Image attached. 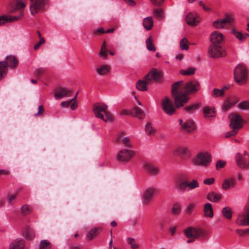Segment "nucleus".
Instances as JSON below:
<instances>
[{"label": "nucleus", "mask_w": 249, "mask_h": 249, "mask_svg": "<svg viewBox=\"0 0 249 249\" xmlns=\"http://www.w3.org/2000/svg\"><path fill=\"white\" fill-rule=\"evenodd\" d=\"M145 131L146 133L148 135L153 134L155 132V130L152 126V124L151 123H148L145 125Z\"/></svg>", "instance_id": "obj_50"}, {"label": "nucleus", "mask_w": 249, "mask_h": 249, "mask_svg": "<svg viewBox=\"0 0 249 249\" xmlns=\"http://www.w3.org/2000/svg\"><path fill=\"white\" fill-rule=\"evenodd\" d=\"M16 195H9L7 197L8 202L9 203H12L15 199Z\"/></svg>", "instance_id": "obj_62"}, {"label": "nucleus", "mask_w": 249, "mask_h": 249, "mask_svg": "<svg viewBox=\"0 0 249 249\" xmlns=\"http://www.w3.org/2000/svg\"><path fill=\"white\" fill-rule=\"evenodd\" d=\"M221 213L224 217L228 219H231L232 215V211L230 207H225L222 210Z\"/></svg>", "instance_id": "obj_36"}, {"label": "nucleus", "mask_w": 249, "mask_h": 249, "mask_svg": "<svg viewBox=\"0 0 249 249\" xmlns=\"http://www.w3.org/2000/svg\"><path fill=\"white\" fill-rule=\"evenodd\" d=\"M238 107L241 110H249V101L245 100L241 102L238 105Z\"/></svg>", "instance_id": "obj_39"}, {"label": "nucleus", "mask_w": 249, "mask_h": 249, "mask_svg": "<svg viewBox=\"0 0 249 249\" xmlns=\"http://www.w3.org/2000/svg\"><path fill=\"white\" fill-rule=\"evenodd\" d=\"M26 238L28 240H31L35 237V233L31 229H27L24 232Z\"/></svg>", "instance_id": "obj_46"}, {"label": "nucleus", "mask_w": 249, "mask_h": 249, "mask_svg": "<svg viewBox=\"0 0 249 249\" xmlns=\"http://www.w3.org/2000/svg\"><path fill=\"white\" fill-rule=\"evenodd\" d=\"M164 0H151V2L157 6L160 5Z\"/></svg>", "instance_id": "obj_61"}, {"label": "nucleus", "mask_w": 249, "mask_h": 249, "mask_svg": "<svg viewBox=\"0 0 249 249\" xmlns=\"http://www.w3.org/2000/svg\"><path fill=\"white\" fill-rule=\"evenodd\" d=\"M101 230V228H94L90 230L87 233V236L89 240H91L98 234V231Z\"/></svg>", "instance_id": "obj_38"}, {"label": "nucleus", "mask_w": 249, "mask_h": 249, "mask_svg": "<svg viewBox=\"0 0 249 249\" xmlns=\"http://www.w3.org/2000/svg\"><path fill=\"white\" fill-rule=\"evenodd\" d=\"M135 155V152L127 148H124L119 150L116 155L118 160L121 162L129 161Z\"/></svg>", "instance_id": "obj_7"}, {"label": "nucleus", "mask_w": 249, "mask_h": 249, "mask_svg": "<svg viewBox=\"0 0 249 249\" xmlns=\"http://www.w3.org/2000/svg\"><path fill=\"white\" fill-rule=\"evenodd\" d=\"M186 20L187 24L192 26L196 25L199 21L197 15L194 12L190 13L186 16Z\"/></svg>", "instance_id": "obj_25"}, {"label": "nucleus", "mask_w": 249, "mask_h": 249, "mask_svg": "<svg viewBox=\"0 0 249 249\" xmlns=\"http://www.w3.org/2000/svg\"><path fill=\"white\" fill-rule=\"evenodd\" d=\"M231 129H232V130H231L226 133V134L225 135V137L226 138H229L231 136H235L237 133L238 130H237L235 129H234V128H231Z\"/></svg>", "instance_id": "obj_55"}, {"label": "nucleus", "mask_w": 249, "mask_h": 249, "mask_svg": "<svg viewBox=\"0 0 249 249\" xmlns=\"http://www.w3.org/2000/svg\"><path fill=\"white\" fill-rule=\"evenodd\" d=\"M6 60L4 61L6 64H7L8 67H9L11 68H14L18 63L15 56L13 55H9L6 57Z\"/></svg>", "instance_id": "obj_33"}, {"label": "nucleus", "mask_w": 249, "mask_h": 249, "mask_svg": "<svg viewBox=\"0 0 249 249\" xmlns=\"http://www.w3.org/2000/svg\"><path fill=\"white\" fill-rule=\"evenodd\" d=\"M48 5L47 0H31L30 12L35 15L39 11L45 10Z\"/></svg>", "instance_id": "obj_6"}, {"label": "nucleus", "mask_w": 249, "mask_h": 249, "mask_svg": "<svg viewBox=\"0 0 249 249\" xmlns=\"http://www.w3.org/2000/svg\"><path fill=\"white\" fill-rule=\"evenodd\" d=\"M161 107L164 112L168 115H172L175 112L176 108L172 101L167 97L163 99Z\"/></svg>", "instance_id": "obj_10"}, {"label": "nucleus", "mask_w": 249, "mask_h": 249, "mask_svg": "<svg viewBox=\"0 0 249 249\" xmlns=\"http://www.w3.org/2000/svg\"><path fill=\"white\" fill-rule=\"evenodd\" d=\"M208 53L210 57L213 58L223 57L226 54L222 45L214 44H212L209 47Z\"/></svg>", "instance_id": "obj_8"}, {"label": "nucleus", "mask_w": 249, "mask_h": 249, "mask_svg": "<svg viewBox=\"0 0 249 249\" xmlns=\"http://www.w3.org/2000/svg\"><path fill=\"white\" fill-rule=\"evenodd\" d=\"M153 25V20L151 17L145 18L143 21V26L147 30H149Z\"/></svg>", "instance_id": "obj_35"}, {"label": "nucleus", "mask_w": 249, "mask_h": 249, "mask_svg": "<svg viewBox=\"0 0 249 249\" xmlns=\"http://www.w3.org/2000/svg\"><path fill=\"white\" fill-rule=\"evenodd\" d=\"M183 109L186 113L192 115L196 112L198 110V105L195 104L192 105H190L184 107Z\"/></svg>", "instance_id": "obj_29"}, {"label": "nucleus", "mask_w": 249, "mask_h": 249, "mask_svg": "<svg viewBox=\"0 0 249 249\" xmlns=\"http://www.w3.org/2000/svg\"><path fill=\"white\" fill-rule=\"evenodd\" d=\"M100 55L101 57L106 58L107 57V54L106 53V50L101 48L100 52Z\"/></svg>", "instance_id": "obj_64"}, {"label": "nucleus", "mask_w": 249, "mask_h": 249, "mask_svg": "<svg viewBox=\"0 0 249 249\" xmlns=\"http://www.w3.org/2000/svg\"><path fill=\"white\" fill-rule=\"evenodd\" d=\"M224 94V89H214L212 91V96L213 97H218Z\"/></svg>", "instance_id": "obj_42"}, {"label": "nucleus", "mask_w": 249, "mask_h": 249, "mask_svg": "<svg viewBox=\"0 0 249 249\" xmlns=\"http://www.w3.org/2000/svg\"><path fill=\"white\" fill-rule=\"evenodd\" d=\"M127 243L130 245L133 249H136L138 248L139 245L136 243L135 239L132 237L128 238L127 239Z\"/></svg>", "instance_id": "obj_44"}, {"label": "nucleus", "mask_w": 249, "mask_h": 249, "mask_svg": "<svg viewBox=\"0 0 249 249\" xmlns=\"http://www.w3.org/2000/svg\"><path fill=\"white\" fill-rule=\"evenodd\" d=\"M204 117L207 120H211L215 116V109L213 107H205L203 108Z\"/></svg>", "instance_id": "obj_21"}, {"label": "nucleus", "mask_w": 249, "mask_h": 249, "mask_svg": "<svg viewBox=\"0 0 249 249\" xmlns=\"http://www.w3.org/2000/svg\"><path fill=\"white\" fill-rule=\"evenodd\" d=\"M126 4L130 6H134L135 5L136 3L133 0H124Z\"/></svg>", "instance_id": "obj_63"}, {"label": "nucleus", "mask_w": 249, "mask_h": 249, "mask_svg": "<svg viewBox=\"0 0 249 249\" xmlns=\"http://www.w3.org/2000/svg\"><path fill=\"white\" fill-rule=\"evenodd\" d=\"M196 69L193 67H189L186 70H181L179 72L181 74L184 75H190L194 74L196 71Z\"/></svg>", "instance_id": "obj_40"}, {"label": "nucleus", "mask_w": 249, "mask_h": 249, "mask_svg": "<svg viewBox=\"0 0 249 249\" xmlns=\"http://www.w3.org/2000/svg\"><path fill=\"white\" fill-rule=\"evenodd\" d=\"M204 212L205 216L210 218L213 217V210L212 205L210 203H208L204 205Z\"/></svg>", "instance_id": "obj_31"}, {"label": "nucleus", "mask_w": 249, "mask_h": 249, "mask_svg": "<svg viewBox=\"0 0 249 249\" xmlns=\"http://www.w3.org/2000/svg\"><path fill=\"white\" fill-rule=\"evenodd\" d=\"M195 208V204L193 203L189 204L186 207L185 212L187 213H191Z\"/></svg>", "instance_id": "obj_56"}, {"label": "nucleus", "mask_w": 249, "mask_h": 249, "mask_svg": "<svg viewBox=\"0 0 249 249\" xmlns=\"http://www.w3.org/2000/svg\"><path fill=\"white\" fill-rule=\"evenodd\" d=\"M39 249H51L50 242L46 240H41L39 246Z\"/></svg>", "instance_id": "obj_43"}, {"label": "nucleus", "mask_w": 249, "mask_h": 249, "mask_svg": "<svg viewBox=\"0 0 249 249\" xmlns=\"http://www.w3.org/2000/svg\"><path fill=\"white\" fill-rule=\"evenodd\" d=\"M234 36L240 41H244L246 39V37L243 36L241 32L233 30Z\"/></svg>", "instance_id": "obj_51"}, {"label": "nucleus", "mask_w": 249, "mask_h": 249, "mask_svg": "<svg viewBox=\"0 0 249 249\" xmlns=\"http://www.w3.org/2000/svg\"><path fill=\"white\" fill-rule=\"evenodd\" d=\"M180 208L178 205H174L172 208V212L174 214H178L180 212Z\"/></svg>", "instance_id": "obj_57"}, {"label": "nucleus", "mask_w": 249, "mask_h": 249, "mask_svg": "<svg viewBox=\"0 0 249 249\" xmlns=\"http://www.w3.org/2000/svg\"><path fill=\"white\" fill-rule=\"evenodd\" d=\"M235 185V180L233 178H229L224 180L222 184V188L224 190H228Z\"/></svg>", "instance_id": "obj_28"}, {"label": "nucleus", "mask_w": 249, "mask_h": 249, "mask_svg": "<svg viewBox=\"0 0 249 249\" xmlns=\"http://www.w3.org/2000/svg\"><path fill=\"white\" fill-rule=\"evenodd\" d=\"M149 84L145 79L144 80H139L136 83V88L138 89L141 91H145L147 90V85Z\"/></svg>", "instance_id": "obj_37"}, {"label": "nucleus", "mask_w": 249, "mask_h": 249, "mask_svg": "<svg viewBox=\"0 0 249 249\" xmlns=\"http://www.w3.org/2000/svg\"><path fill=\"white\" fill-rule=\"evenodd\" d=\"M182 81L175 83L172 86V94L177 107H182L186 103L189 97L188 94L199 90V83L197 81H190L182 85Z\"/></svg>", "instance_id": "obj_1"}, {"label": "nucleus", "mask_w": 249, "mask_h": 249, "mask_svg": "<svg viewBox=\"0 0 249 249\" xmlns=\"http://www.w3.org/2000/svg\"><path fill=\"white\" fill-rule=\"evenodd\" d=\"M237 102V100L235 98H229L224 101L221 106L223 110L227 111L231 107L234 106Z\"/></svg>", "instance_id": "obj_22"}, {"label": "nucleus", "mask_w": 249, "mask_h": 249, "mask_svg": "<svg viewBox=\"0 0 249 249\" xmlns=\"http://www.w3.org/2000/svg\"><path fill=\"white\" fill-rule=\"evenodd\" d=\"M203 232L201 229L190 228L184 230V233L188 238H197Z\"/></svg>", "instance_id": "obj_16"}, {"label": "nucleus", "mask_w": 249, "mask_h": 249, "mask_svg": "<svg viewBox=\"0 0 249 249\" xmlns=\"http://www.w3.org/2000/svg\"><path fill=\"white\" fill-rule=\"evenodd\" d=\"M26 0H16L13 7L9 9V12L14 13L18 10H22L26 6Z\"/></svg>", "instance_id": "obj_23"}, {"label": "nucleus", "mask_w": 249, "mask_h": 249, "mask_svg": "<svg viewBox=\"0 0 249 249\" xmlns=\"http://www.w3.org/2000/svg\"><path fill=\"white\" fill-rule=\"evenodd\" d=\"M24 241L17 239L11 243L9 249H24Z\"/></svg>", "instance_id": "obj_26"}, {"label": "nucleus", "mask_w": 249, "mask_h": 249, "mask_svg": "<svg viewBox=\"0 0 249 249\" xmlns=\"http://www.w3.org/2000/svg\"><path fill=\"white\" fill-rule=\"evenodd\" d=\"M236 161L238 166L240 168H249V154L246 151H244L243 154H237L236 156Z\"/></svg>", "instance_id": "obj_9"}, {"label": "nucleus", "mask_w": 249, "mask_h": 249, "mask_svg": "<svg viewBox=\"0 0 249 249\" xmlns=\"http://www.w3.org/2000/svg\"><path fill=\"white\" fill-rule=\"evenodd\" d=\"M160 79V75L156 69H152L144 77L147 83H150L152 81H157Z\"/></svg>", "instance_id": "obj_20"}, {"label": "nucleus", "mask_w": 249, "mask_h": 249, "mask_svg": "<svg viewBox=\"0 0 249 249\" xmlns=\"http://www.w3.org/2000/svg\"><path fill=\"white\" fill-rule=\"evenodd\" d=\"M233 18L231 16L227 15L223 19L213 22V25L216 28L221 29L232 25Z\"/></svg>", "instance_id": "obj_11"}, {"label": "nucleus", "mask_w": 249, "mask_h": 249, "mask_svg": "<svg viewBox=\"0 0 249 249\" xmlns=\"http://www.w3.org/2000/svg\"><path fill=\"white\" fill-rule=\"evenodd\" d=\"M207 198L211 201L216 202L220 200L221 196L213 192H211L207 194Z\"/></svg>", "instance_id": "obj_32"}, {"label": "nucleus", "mask_w": 249, "mask_h": 249, "mask_svg": "<svg viewBox=\"0 0 249 249\" xmlns=\"http://www.w3.org/2000/svg\"><path fill=\"white\" fill-rule=\"evenodd\" d=\"M143 113V111L138 107H134L131 110H124L122 111V114L128 115L130 114L133 116L141 118Z\"/></svg>", "instance_id": "obj_24"}, {"label": "nucleus", "mask_w": 249, "mask_h": 249, "mask_svg": "<svg viewBox=\"0 0 249 249\" xmlns=\"http://www.w3.org/2000/svg\"><path fill=\"white\" fill-rule=\"evenodd\" d=\"M44 42L45 39L43 38H40L39 41L35 45L34 49L37 50L41 44L44 43Z\"/></svg>", "instance_id": "obj_59"}, {"label": "nucleus", "mask_w": 249, "mask_h": 249, "mask_svg": "<svg viewBox=\"0 0 249 249\" xmlns=\"http://www.w3.org/2000/svg\"><path fill=\"white\" fill-rule=\"evenodd\" d=\"M21 212L23 215H26L29 214L31 212V208L29 206L27 205H24L20 208Z\"/></svg>", "instance_id": "obj_45"}, {"label": "nucleus", "mask_w": 249, "mask_h": 249, "mask_svg": "<svg viewBox=\"0 0 249 249\" xmlns=\"http://www.w3.org/2000/svg\"><path fill=\"white\" fill-rule=\"evenodd\" d=\"M193 162L196 165L207 167L211 162V156L208 152H200L194 158Z\"/></svg>", "instance_id": "obj_4"}, {"label": "nucleus", "mask_w": 249, "mask_h": 249, "mask_svg": "<svg viewBox=\"0 0 249 249\" xmlns=\"http://www.w3.org/2000/svg\"><path fill=\"white\" fill-rule=\"evenodd\" d=\"M175 155L180 156L183 159H187L191 157V152L188 148L184 146H179L175 148L173 151Z\"/></svg>", "instance_id": "obj_15"}, {"label": "nucleus", "mask_w": 249, "mask_h": 249, "mask_svg": "<svg viewBox=\"0 0 249 249\" xmlns=\"http://www.w3.org/2000/svg\"><path fill=\"white\" fill-rule=\"evenodd\" d=\"M24 16V14L23 13H21L18 16H9L7 17V19H6V21L13 22L14 21L18 20L20 19L22 17Z\"/></svg>", "instance_id": "obj_47"}, {"label": "nucleus", "mask_w": 249, "mask_h": 249, "mask_svg": "<svg viewBox=\"0 0 249 249\" xmlns=\"http://www.w3.org/2000/svg\"><path fill=\"white\" fill-rule=\"evenodd\" d=\"M188 41L185 38H182L180 41V47L182 50L188 49Z\"/></svg>", "instance_id": "obj_48"}, {"label": "nucleus", "mask_w": 249, "mask_h": 249, "mask_svg": "<svg viewBox=\"0 0 249 249\" xmlns=\"http://www.w3.org/2000/svg\"><path fill=\"white\" fill-rule=\"evenodd\" d=\"M226 162L222 160H218L216 163V168L219 170L225 167Z\"/></svg>", "instance_id": "obj_54"}, {"label": "nucleus", "mask_w": 249, "mask_h": 249, "mask_svg": "<svg viewBox=\"0 0 249 249\" xmlns=\"http://www.w3.org/2000/svg\"><path fill=\"white\" fill-rule=\"evenodd\" d=\"M71 94V91L69 89L60 87L55 89L54 97L56 100H61L64 97L70 96Z\"/></svg>", "instance_id": "obj_12"}, {"label": "nucleus", "mask_w": 249, "mask_h": 249, "mask_svg": "<svg viewBox=\"0 0 249 249\" xmlns=\"http://www.w3.org/2000/svg\"><path fill=\"white\" fill-rule=\"evenodd\" d=\"M157 190L154 188H149L145 190L142 193V197L144 203H150L156 193Z\"/></svg>", "instance_id": "obj_13"}, {"label": "nucleus", "mask_w": 249, "mask_h": 249, "mask_svg": "<svg viewBox=\"0 0 249 249\" xmlns=\"http://www.w3.org/2000/svg\"><path fill=\"white\" fill-rule=\"evenodd\" d=\"M214 181V178H207V179H205L203 181V182L204 184H207V185H212Z\"/></svg>", "instance_id": "obj_58"}, {"label": "nucleus", "mask_w": 249, "mask_h": 249, "mask_svg": "<svg viewBox=\"0 0 249 249\" xmlns=\"http://www.w3.org/2000/svg\"><path fill=\"white\" fill-rule=\"evenodd\" d=\"M234 78L235 82L239 85H244L248 80V70L242 64L237 65L234 70Z\"/></svg>", "instance_id": "obj_3"}, {"label": "nucleus", "mask_w": 249, "mask_h": 249, "mask_svg": "<svg viewBox=\"0 0 249 249\" xmlns=\"http://www.w3.org/2000/svg\"><path fill=\"white\" fill-rule=\"evenodd\" d=\"M188 187V184L186 181L181 182L178 188L181 192H184L186 190L187 187Z\"/></svg>", "instance_id": "obj_53"}, {"label": "nucleus", "mask_w": 249, "mask_h": 249, "mask_svg": "<svg viewBox=\"0 0 249 249\" xmlns=\"http://www.w3.org/2000/svg\"><path fill=\"white\" fill-rule=\"evenodd\" d=\"M154 14L157 18H161L163 17V12L161 9H156L154 11Z\"/></svg>", "instance_id": "obj_52"}, {"label": "nucleus", "mask_w": 249, "mask_h": 249, "mask_svg": "<svg viewBox=\"0 0 249 249\" xmlns=\"http://www.w3.org/2000/svg\"><path fill=\"white\" fill-rule=\"evenodd\" d=\"M239 226L249 225V199L244 209V211L238 214L235 220Z\"/></svg>", "instance_id": "obj_5"}, {"label": "nucleus", "mask_w": 249, "mask_h": 249, "mask_svg": "<svg viewBox=\"0 0 249 249\" xmlns=\"http://www.w3.org/2000/svg\"><path fill=\"white\" fill-rule=\"evenodd\" d=\"M236 231L241 236H243L246 232L249 231V229H247L246 230H243L240 229H237Z\"/></svg>", "instance_id": "obj_60"}, {"label": "nucleus", "mask_w": 249, "mask_h": 249, "mask_svg": "<svg viewBox=\"0 0 249 249\" xmlns=\"http://www.w3.org/2000/svg\"><path fill=\"white\" fill-rule=\"evenodd\" d=\"M110 69V68L108 65H103L96 68L95 71L99 75H104L109 72Z\"/></svg>", "instance_id": "obj_27"}, {"label": "nucleus", "mask_w": 249, "mask_h": 249, "mask_svg": "<svg viewBox=\"0 0 249 249\" xmlns=\"http://www.w3.org/2000/svg\"><path fill=\"white\" fill-rule=\"evenodd\" d=\"M210 40L212 44L222 45L224 40V36L221 33L213 32L211 34Z\"/></svg>", "instance_id": "obj_19"}, {"label": "nucleus", "mask_w": 249, "mask_h": 249, "mask_svg": "<svg viewBox=\"0 0 249 249\" xmlns=\"http://www.w3.org/2000/svg\"><path fill=\"white\" fill-rule=\"evenodd\" d=\"M7 71V64L5 61H0V79L5 76Z\"/></svg>", "instance_id": "obj_34"}, {"label": "nucleus", "mask_w": 249, "mask_h": 249, "mask_svg": "<svg viewBox=\"0 0 249 249\" xmlns=\"http://www.w3.org/2000/svg\"><path fill=\"white\" fill-rule=\"evenodd\" d=\"M188 188L191 189L193 190L196 188H197L199 186V183L197 180L196 179H193L189 183H188Z\"/></svg>", "instance_id": "obj_49"}, {"label": "nucleus", "mask_w": 249, "mask_h": 249, "mask_svg": "<svg viewBox=\"0 0 249 249\" xmlns=\"http://www.w3.org/2000/svg\"><path fill=\"white\" fill-rule=\"evenodd\" d=\"M116 141L128 147H130L131 143L130 142V139L128 137H124L123 135H120L116 137Z\"/></svg>", "instance_id": "obj_30"}, {"label": "nucleus", "mask_w": 249, "mask_h": 249, "mask_svg": "<svg viewBox=\"0 0 249 249\" xmlns=\"http://www.w3.org/2000/svg\"><path fill=\"white\" fill-rule=\"evenodd\" d=\"M146 47L149 51L155 52L156 48L154 46L151 37H149L146 40Z\"/></svg>", "instance_id": "obj_41"}, {"label": "nucleus", "mask_w": 249, "mask_h": 249, "mask_svg": "<svg viewBox=\"0 0 249 249\" xmlns=\"http://www.w3.org/2000/svg\"><path fill=\"white\" fill-rule=\"evenodd\" d=\"M107 106L103 103H96L94 105L93 111L96 117L101 119L105 122H112L113 118L110 113L107 110Z\"/></svg>", "instance_id": "obj_2"}, {"label": "nucleus", "mask_w": 249, "mask_h": 249, "mask_svg": "<svg viewBox=\"0 0 249 249\" xmlns=\"http://www.w3.org/2000/svg\"><path fill=\"white\" fill-rule=\"evenodd\" d=\"M143 168L147 173L153 175H156L159 172V168L147 161H144L143 163Z\"/></svg>", "instance_id": "obj_18"}, {"label": "nucleus", "mask_w": 249, "mask_h": 249, "mask_svg": "<svg viewBox=\"0 0 249 249\" xmlns=\"http://www.w3.org/2000/svg\"><path fill=\"white\" fill-rule=\"evenodd\" d=\"M179 122L182 129L186 132H191L196 128L195 123L192 120H187L183 123L182 120L180 119Z\"/></svg>", "instance_id": "obj_17"}, {"label": "nucleus", "mask_w": 249, "mask_h": 249, "mask_svg": "<svg viewBox=\"0 0 249 249\" xmlns=\"http://www.w3.org/2000/svg\"><path fill=\"white\" fill-rule=\"evenodd\" d=\"M243 122V119L241 116L238 114H235L231 118L230 124V128L238 130L242 127Z\"/></svg>", "instance_id": "obj_14"}]
</instances>
